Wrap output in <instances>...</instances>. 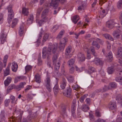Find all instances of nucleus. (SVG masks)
<instances>
[{
	"instance_id": "1",
	"label": "nucleus",
	"mask_w": 122,
	"mask_h": 122,
	"mask_svg": "<svg viewBox=\"0 0 122 122\" xmlns=\"http://www.w3.org/2000/svg\"><path fill=\"white\" fill-rule=\"evenodd\" d=\"M57 47V44L56 43L54 44H52L51 43L49 44L48 48L44 47L42 50V57L43 59L46 58L48 59H49L52 54L55 53L56 52Z\"/></svg>"
},
{
	"instance_id": "2",
	"label": "nucleus",
	"mask_w": 122,
	"mask_h": 122,
	"mask_svg": "<svg viewBox=\"0 0 122 122\" xmlns=\"http://www.w3.org/2000/svg\"><path fill=\"white\" fill-rule=\"evenodd\" d=\"M12 8V6L11 5H9L7 8L8 13L7 20L9 23H10L14 16V13Z\"/></svg>"
},
{
	"instance_id": "3",
	"label": "nucleus",
	"mask_w": 122,
	"mask_h": 122,
	"mask_svg": "<svg viewBox=\"0 0 122 122\" xmlns=\"http://www.w3.org/2000/svg\"><path fill=\"white\" fill-rule=\"evenodd\" d=\"M51 81L50 77L47 75L45 80V85L46 89L49 92L51 91L52 89L51 85Z\"/></svg>"
},
{
	"instance_id": "4",
	"label": "nucleus",
	"mask_w": 122,
	"mask_h": 122,
	"mask_svg": "<svg viewBox=\"0 0 122 122\" xmlns=\"http://www.w3.org/2000/svg\"><path fill=\"white\" fill-rule=\"evenodd\" d=\"M66 0H52L50 4L51 6H52L54 9H56L57 7L58 4L59 2L62 4L66 2Z\"/></svg>"
},
{
	"instance_id": "5",
	"label": "nucleus",
	"mask_w": 122,
	"mask_h": 122,
	"mask_svg": "<svg viewBox=\"0 0 122 122\" xmlns=\"http://www.w3.org/2000/svg\"><path fill=\"white\" fill-rule=\"evenodd\" d=\"M41 17L42 19L40 20L38 18H36V23H38L40 26H41L43 23L47 22L48 20V18L45 15H42Z\"/></svg>"
},
{
	"instance_id": "6",
	"label": "nucleus",
	"mask_w": 122,
	"mask_h": 122,
	"mask_svg": "<svg viewBox=\"0 0 122 122\" xmlns=\"http://www.w3.org/2000/svg\"><path fill=\"white\" fill-rule=\"evenodd\" d=\"M67 41V39L66 38H64L62 39L61 41L58 46L60 50L62 51L64 50L66 45V43Z\"/></svg>"
},
{
	"instance_id": "7",
	"label": "nucleus",
	"mask_w": 122,
	"mask_h": 122,
	"mask_svg": "<svg viewBox=\"0 0 122 122\" xmlns=\"http://www.w3.org/2000/svg\"><path fill=\"white\" fill-rule=\"evenodd\" d=\"M120 30L118 29L114 31L113 33V35L115 38H119L121 34V32L122 31V27H121V28L120 29Z\"/></svg>"
},
{
	"instance_id": "8",
	"label": "nucleus",
	"mask_w": 122,
	"mask_h": 122,
	"mask_svg": "<svg viewBox=\"0 0 122 122\" xmlns=\"http://www.w3.org/2000/svg\"><path fill=\"white\" fill-rule=\"evenodd\" d=\"M71 49V47L70 46H68L66 49L65 54L67 58H70L71 57L72 55L71 54H70Z\"/></svg>"
},
{
	"instance_id": "9",
	"label": "nucleus",
	"mask_w": 122,
	"mask_h": 122,
	"mask_svg": "<svg viewBox=\"0 0 122 122\" xmlns=\"http://www.w3.org/2000/svg\"><path fill=\"white\" fill-rule=\"evenodd\" d=\"M7 36V34L6 33H3L2 34L0 38L1 44H3L4 42L6 41Z\"/></svg>"
},
{
	"instance_id": "10",
	"label": "nucleus",
	"mask_w": 122,
	"mask_h": 122,
	"mask_svg": "<svg viewBox=\"0 0 122 122\" xmlns=\"http://www.w3.org/2000/svg\"><path fill=\"white\" fill-rule=\"evenodd\" d=\"M114 23L113 20H110L107 21L106 23V26L110 29L112 28L114 26Z\"/></svg>"
},
{
	"instance_id": "11",
	"label": "nucleus",
	"mask_w": 122,
	"mask_h": 122,
	"mask_svg": "<svg viewBox=\"0 0 122 122\" xmlns=\"http://www.w3.org/2000/svg\"><path fill=\"white\" fill-rule=\"evenodd\" d=\"M93 62L97 65H102L103 63V62L98 58H96Z\"/></svg>"
},
{
	"instance_id": "12",
	"label": "nucleus",
	"mask_w": 122,
	"mask_h": 122,
	"mask_svg": "<svg viewBox=\"0 0 122 122\" xmlns=\"http://www.w3.org/2000/svg\"><path fill=\"white\" fill-rule=\"evenodd\" d=\"M77 58L78 60L81 61H85V59L84 55L81 52H79L78 54Z\"/></svg>"
},
{
	"instance_id": "13",
	"label": "nucleus",
	"mask_w": 122,
	"mask_h": 122,
	"mask_svg": "<svg viewBox=\"0 0 122 122\" xmlns=\"http://www.w3.org/2000/svg\"><path fill=\"white\" fill-rule=\"evenodd\" d=\"M24 30V28L23 25H20L19 27V34L20 36H22L23 35Z\"/></svg>"
},
{
	"instance_id": "14",
	"label": "nucleus",
	"mask_w": 122,
	"mask_h": 122,
	"mask_svg": "<svg viewBox=\"0 0 122 122\" xmlns=\"http://www.w3.org/2000/svg\"><path fill=\"white\" fill-rule=\"evenodd\" d=\"M109 108L113 110L116 108V104L115 102H110L108 105Z\"/></svg>"
},
{
	"instance_id": "15",
	"label": "nucleus",
	"mask_w": 122,
	"mask_h": 122,
	"mask_svg": "<svg viewBox=\"0 0 122 122\" xmlns=\"http://www.w3.org/2000/svg\"><path fill=\"white\" fill-rule=\"evenodd\" d=\"M108 88L110 89H115L117 87V84L115 82H111L108 85Z\"/></svg>"
},
{
	"instance_id": "16",
	"label": "nucleus",
	"mask_w": 122,
	"mask_h": 122,
	"mask_svg": "<svg viewBox=\"0 0 122 122\" xmlns=\"http://www.w3.org/2000/svg\"><path fill=\"white\" fill-rule=\"evenodd\" d=\"M34 19V17L33 15L32 14H30L27 20V23L29 24H31Z\"/></svg>"
},
{
	"instance_id": "17",
	"label": "nucleus",
	"mask_w": 122,
	"mask_h": 122,
	"mask_svg": "<svg viewBox=\"0 0 122 122\" xmlns=\"http://www.w3.org/2000/svg\"><path fill=\"white\" fill-rule=\"evenodd\" d=\"M18 68V65L16 62L15 61L12 63L11 68L12 71L14 72H16Z\"/></svg>"
},
{
	"instance_id": "18",
	"label": "nucleus",
	"mask_w": 122,
	"mask_h": 122,
	"mask_svg": "<svg viewBox=\"0 0 122 122\" xmlns=\"http://www.w3.org/2000/svg\"><path fill=\"white\" fill-rule=\"evenodd\" d=\"M11 65V64H9L6 68L5 70L4 71V76H6L9 74H10V68Z\"/></svg>"
},
{
	"instance_id": "19",
	"label": "nucleus",
	"mask_w": 122,
	"mask_h": 122,
	"mask_svg": "<svg viewBox=\"0 0 122 122\" xmlns=\"http://www.w3.org/2000/svg\"><path fill=\"white\" fill-rule=\"evenodd\" d=\"M12 79L11 77H8L5 80L4 82V84L5 86H7L11 82Z\"/></svg>"
},
{
	"instance_id": "20",
	"label": "nucleus",
	"mask_w": 122,
	"mask_h": 122,
	"mask_svg": "<svg viewBox=\"0 0 122 122\" xmlns=\"http://www.w3.org/2000/svg\"><path fill=\"white\" fill-rule=\"evenodd\" d=\"M59 88L58 84L57 83L55 85L53 88V91L54 94L56 95L58 92Z\"/></svg>"
},
{
	"instance_id": "21",
	"label": "nucleus",
	"mask_w": 122,
	"mask_h": 122,
	"mask_svg": "<svg viewBox=\"0 0 122 122\" xmlns=\"http://www.w3.org/2000/svg\"><path fill=\"white\" fill-rule=\"evenodd\" d=\"M13 89H17L16 86L15 84L10 85L8 87L7 92H9V91Z\"/></svg>"
},
{
	"instance_id": "22",
	"label": "nucleus",
	"mask_w": 122,
	"mask_h": 122,
	"mask_svg": "<svg viewBox=\"0 0 122 122\" xmlns=\"http://www.w3.org/2000/svg\"><path fill=\"white\" fill-rule=\"evenodd\" d=\"M71 91L72 89L69 86L67 89V92L65 95L68 97H70L71 95Z\"/></svg>"
},
{
	"instance_id": "23",
	"label": "nucleus",
	"mask_w": 122,
	"mask_h": 122,
	"mask_svg": "<svg viewBox=\"0 0 122 122\" xmlns=\"http://www.w3.org/2000/svg\"><path fill=\"white\" fill-rule=\"evenodd\" d=\"M67 82L65 79H63L62 81L61 82L60 85L61 88L62 89H64L65 88Z\"/></svg>"
},
{
	"instance_id": "24",
	"label": "nucleus",
	"mask_w": 122,
	"mask_h": 122,
	"mask_svg": "<svg viewBox=\"0 0 122 122\" xmlns=\"http://www.w3.org/2000/svg\"><path fill=\"white\" fill-rule=\"evenodd\" d=\"M89 109V107L86 104L82 105L81 107L82 110L85 112H87Z\"/></svg>"
},
{
	"instance_id": "25",
	"label": "nucleus",
	"mask_w": 122,
	"mask_h": 122,
	"mask_svg": "<svg viewBox=\"0 0 122 122\" xmlns=\"http://www.w3.org/2000/svg\"><path fill=\"white\" fill-rule=\"evenodd\" d=\"M75 60L74 59H71L70 60L67 62V64L70 67L73 66L75 62Z\"/></svg>"
},
{
	"instance_id": "26",
	"label": "nucleus",
	"mask_w": 122,
	"mask_h": 122,
	"mask_svg": "<svg viewBox=\"0 0 122 122\" xmlns=\"http://www.w3.org/2000/svg\"><path fill=\"white\" fill-rule=\"evenodd\" d=\"M107 59L109 61H111L113 59V57L112 53L111 52L108 53L107 56Z\"/></svg>"
},
{
	"instance_id": "27",
	"label": "nucleus",
	"mask_w": 122,
	"mask_h": 122,
	"mask_svg": "<svg viewBox=\"0 0 122 122\" xmlns=\"http://www.w3.org/2000/svg\"><path fill=\"white\" fill-rule=\"evenodd\" d=\"M32 119V118L30 115L28 116L27 118H24L22 122H30Z\"/></svg>"
},
{
	"instance_id": "28",
	"label": "nucleus",
	"mask_w": 122,
	"mask_h": 122,
	"mask_svg": "<svg viewBox=\"0 0 122 122\" xmlns=\"http://www.w3.org/2000/svg\"><path fill=\"white\" fill-rule=\"evenodd\" d=\"M36 81L38 83L41 82V78L40 75L38 73H37L35 76Z\"/></svg>"
},
{
	"instance_id": "29",
	"label": "nucleus",
	"mask_w": 122,
	"mask_h": 122,
	"mask_svg": "<svg viewBox=\"0 0 122 122\" xmlns=\"http://www.w3.org/2000/svg\"><path fill=\"white\" fill-rule=\"evenodd\" d=\"M107 72L109 74H112L114 71V69L112 66L109 67L107 70Z\"/></svg>"
},
{
	"instance_id": "30",
	"label": "nucleus",
	"mask_w": 122,
	"mask_h": 122,
	"mask_svg": "<svg viewBox=\"0 0 122 122\" xmlns=\"http://www.w3.org/2000/svg\"><path fill=\"white\" fill-rule=\"evenodd\" d=\"M25 84V82H20L19 85L16 86L17 89H19V90H20L21 88L24 87V85Z\"/></svg>"
},
{
	"instance_id": "31",
	"label": "nucleus",
	"mask_w": 122,
	"mask_h": 122,
	"mask_svg": "<svg viewBox=\"0 0 122 122\" xmlns=\"http://www.w3.org/2000/svg\"><path fill=\"white\" fill-rule=\"evenodd\" d=\"M22 13L24 15H28L29 13L28 9L25 7H23L22 8Z\"/></svg>"
},
{
	"instance_id": "32",
	"label": "nucleus",
	"mask_w": 122,
	"mask_h": 122,
	"mask_svg": "<svg viewBox=\"0 0 122 122\" xmlns=\"http://www.w3.org/2000/svg\"><path fill=\"white\" fill-rule=\"evenodd\" d=\"M116 100L119 103L122 105V96L120 95H118L117 97Z\"/></svg>"
},
{
	"instance_id": "33",
	"label": "nucleus",
	"mask_w": 122,
	"mask_h": 122,
	"mask_svg": "<svg viewBox=\"0 0 122 122\" xmlns=\"http://www.w3.org/2000/svg\"><path fill=\"white\" fill-rule=\"evenodd\" d=\"M66 77L68 81L72 83L74 82V79L73 76L69 75Z\"/></svg>"
},
{
	"instance_id": "34",
	"label": "nucleus",
	"mask_w": 122,
	"mask_h": 122,
	"mask_svg": "<svg viewBox=\"0 0 122 122\" xmlns=\"http://www.w3.org/2000/svg\"><path fill=\"white\" fill-rule=\"evenodd\" d=\"M117 7L119 9H121L122 8V0L119 1L117 4Z\"/></svg>"
},
{
	"instance_id": "35",
	"label": "nucleus",
	"mask_w": 122,
	"mask_h": 122,
	"mask_svg": "<svg viewBox=\"0 0 122 122\" xmlns=\"http://www.w3.org/2000/svg\"><path fill=\"white\" fill-rule=\"evenodd\" d=\"M78 16H79L78 15L75 16L72 19V20L73 22L75 24H76L78 21L79 19V18H78L77 19L78 17Z\"/></svg>"
},
{
	"instance_id": "36",
	"label": "nucleus",
	"mask_w": 122,
	"mask_h": 122,
	"mask_svg": "<svg viewBox=\"0 0 122 122\" xmlns=\"http://www.w3.org/2000/svg\"><path fill=\"white\" fill-rule=\"evenodd\" d=\"M103 36L106 39L110 40L112 41L113 40V39L111 36L108 34H104Z\"/></svg>"
},
{
	"instance_id": "37",
	"label": "nucleus",
	"mask_w": 122,
	"mask_h": 122,
	"mask_svg": "<svg viewBox=\"0 0 122 122\" xmlns=\"http://www.w3.org/2000/svg\"><path fill=\"white\" fill-rule=\"evenodd\" d=\"M43 9V8L42 7H40L38 9L36 15V19L38 18L39 16L40 15L41 12Z\"/></svg>"
},
{
	"instance_id": "38",
	"label": "nucleus",
	"mask_w": 122,
	"mask_h": 122,
	"mask_svg": "<svg viewBox=\"0 0 122 122\" xmlns=\"http://www.w3.org/2000/svg\"><path fill=\"white\" fill-rule=\"evenodd\" d=\"M18 21V20L17 19H15L12 21V24L11 25V27L13 28L17 24Z\"/></svg>"
},
{
	"instance_id": "39",
	"label": "nucleus",
	"mask_w": 122,
	"mask_h": 122,
	"mask_svg": "<svg viewBox=\"0 0 122 122\" xmlns=\"http://www.w3.org/2000/svg\"><path fill=\"white\" fill-rule=\"evenodd\" d=\"M117 55L119 56H122V46L119 47Z\"/></svg>"
},
{
	"instance_id": "40",
	"label": "nucleus",
	"mask_w": 122,
	"mask_h": 122,
	"mask_svg": "<svg viewBox=\"0 0 122 122\" xmlns=\"http://www.w3.org/2000/svg\"><path fill=\"white\" fill-rule=\"evenodd\" d=\"M49 36V34L48 33H46L45 34L42 40V41L43 42H45L47 40Z\"/></svg>"
},
{
	"instance_id": "41",
	"label": "nucleus",
	"mask_w": 122,
	"mask_h": 122,
	"mask_svg": "<svg viewBox=\"0 0 122 122\" xmlns=\"http://www.w3.org/2000/svg\"><path fill=\"white\" fill-rule=\"evenodd\" d=\"M8 56L7 55H6L5 56L4 58L3 62L4 63V67H5L6 66V62L8 58Z\"/></svg>"
},
{
	"instance_id": "42",
	"label": "nucleus",
	"mask_w": 122,
	"mask_h": 122,
	"mask_svg": "<svg viewBox=\"0 0 122 122\" xmlns=\"http://www.w3.org/2000/svg\"><path fill=\"white\" fill-rule=\"evenodd\" d=\"M72 87L74 90H75L77 92H78L80 89L78 87V86L76 84L72 85Z\"/></svg>"
},
{
	"instance_id": "43",
	"label": "nucleus",
	"mask_w": 122,
	"mask_h": 122,
	"mask_svg": "<svg viewBox=\"0 0 122 122\" xmlns=\"http://www.w3.org/2000/svg\"><path fill=\"white\" fill-rule=\"evenodd\" d=\"M42 61L41 59V56H39L38 58V65L40 66L42 65Z\"/></svg>"
},
{
	"instance_id": "44",
	"label": "nucleus",
	"mask_w": 122,
	"mask_h": 122,
	"mask_svg": "<svg viewBox=\"0 0 122 122\" xmlns=\"http://www.w3.org/2000/svg\"><path fill=\"white\" fill-rule=\"evenodd\" d=\"M10 102V99H6L4 101V103L5 106L7 107L9 105V104Z\"/></svg>"
},
{
	"instance_id": "45",
	"label": "nucleus",
	"mask_w": 122,
	"mask_h": 122,
	"mask_svg": "<svg viewBox=\"0 0 122 122\" xmlns=\"http://www.w3.org/2000/svg\"><path fill=\"white\" fill-rule=\"evenodd\" d=\"M117 75L119 76H122V69H117L116 70Z\"/></svg>"
},
{
	"instance_id": "46",
	"label": "nucleus",
	"mask_w": 122,
	"mask_h": 122,
	"mask_svg": "<svg viewBox=\"0 0 122 122\" xmlns=\"http://www.w3.org/2000/svg\"><path fill=\"white\" fill-rule=\"evenodd\" d=\"M84 50L87 52V58L89 59H90L91 58V56L89 53V50L88 48H87L85 49Z\"/></svg>"
},
{
	"instance_id": "47",
	"label": "nucleus",
	"mask_w": 122,
	"mask_h": 122,
	"mask_svg": "<svg viewBox=\"0 0 122 122\" xmlns=\"http://www.w3.org/2000/svg\"><path fill=\"white\" fill-rule=\"evenodd\" d=\"M60 66V63L59 62H58L57 63L55 64V69L56 70H57L59 69Z\"/></svg>"
},
{
	"instance_id": "48",
	"label": "nucleus",
	"mask_w": 122,
	"mask_h": 122,
	"mask_svg": "<svg viewBox=\"0 0 122 122\" xmlns=\"http://www.w3.org/2000/svg\"><path fill=\"white\" fill-rule=\"evenodd\" d=\"M116 81L120 82V84L122 85V77H117L115 78Z\"/></svg>"
},
{
	"instance_id": "49",
	"label": "nucleus",
	"mask_w": 122,
	"mask_h": 122,
	"mask_svg": "<svg viewBox=\"0 0 122 122\" xmlns=\"http://www.w3.org/2000/svg\"><path fill=\"white\" fill-rule=\"evenodd\" d=\"M92 45L96 46L97 48V49H98L100 47V46L96 41H93L92 43Z\"/></svg>"
},
{
	"instance_id": "50",
	"label": "nucleus",
	"mask_w": 122,
	"mask_h": 122,
	"mask_svg": "<svg viewBox=\"0 0 122 122\" xmlns=\"http://www.w3.org/2000/svg\"><path fill=\"white\" fill-rule=\"evenodd\" d=\"M95 115L96 116L98 117H100L101 116V114L98 110H97L96 111Z\"/></svg>"
},
{
	"instance_id": "51",
	"label": "nucleus",
	"mask_w": 122,
	"mask_h": 122,
	"mask_svg": "<svg viewBox=\"0 0 122 122\" xmlns=\"http://www.w3.org/2000/svg\"><path fill=\"white\" fill-rule=\"evenodd\" d=\"M59 26L57 25H56L53 26L52 29L51 31L53 32H55L56 30L58 28Z\"/></svg>"
},
{
	"instance_id": "52",
	"label": "nucleus",
	"mask_w": 122,
	"mask_h": 122,
	"mask_svg": "<svg viewBox=\"0 0 122 122\" xmlns=\"http://www.w3.org/2000/svg\"><path fill=\"white\" fill-rule=\"evenodd\" d=\"M32 68V66L30 65H27L25 67L26 72H28Z\"/></svg>"
},
{
	"instance_id": "53",
	"label": "nucleus",
	"mask_w": 122,
	"mask_h": 122,
	"mask_svg": "<svg viewBox=\"0 0 122 122\" xmlns=\"http://www.w3.org/2000/svg\"><path fill=\"white\" fill-rule=\"evenodd\" d=\"M5 111H2L1 114H0V117L1 119H4L5 117Z\"/></svg>"
},
{
	"instance_id": "54",
	"label": "nucleus",
	"mask_w": 122,
	"mask_h": 122,
	"mask_svg": "<svg viewBox=\"0 0 122 122\" xmlns=\"http://www.w3.org/2000/svg\"><path fill=\"white\" fill-rule=\"evenodd\" d=\"M57 57L56 56H54L53 57L52 61L53 64L54 65L55 63H56V61L57 59Z\"/></svg>"
},
{
	"instance_id": "55",
	"label": "nucleus",
	"mask_w": 122,
	"mask_h": 122,
	"mask_svg": "<svg viewBox=\"0 0 122 122\" xmlns=\"http://www.w3.org/2000/svg\"><path fill=\"white\" fill-rule=\"evenodd\" d=\"M109 89H109L108 86H104L103 87L102 90V92H105Z\"/></svg>"
},
{
	"instance_id": "56",
	"label": "nucleus",
	"mask_w": 122,
	"mask_h": 122,
	"mask_svg": "<svg viewBox=\"0 0 122 122\" xmlns=\"http://www.w3.org/2000/svg\"><path fill=\"white\" fill-rule=\"evenodd\" d=\"M86 96H87V94L86 95H84L81 97L80 99V101L81 102H83L84 99L86 97Z\"/></svg>"
},
{
	"instance_id": "57",
	"label": "nucleus",
	"mask_w": 122,
	"mask_h": 122,
	"mask_svg": "<svg viewBox=\"0 0 122 122\" xmlns=\"http://www.w3.org/2000/svg\"><path fill=\"white\" fill-rule=\"evenodd\" d=\"M43 32L42 31H41L40 32V33L39 34V37L38 40H37V42L38 43H39L40 42V41H41V37L42 36V34L43 33Z\"/></svg>"
},
{
	"instance_id": "58",
	"label": "nucleus",
	"mask_w": 122,
	"mask_h": 122,
	"mask_svg": "<svg viewBox=\"0 0 122 122\" xmlns=\"http://www.w3.org/2000/svg\"><path fill=\"white\" fill-rule=\"evenodd\" d=\"M89 113V117L90 120L93 121H94L95 119L94 116L92 114H90Z\"/></svg>"
},
{
	"instance_id": "59",
	"label": "nucleus",
	"mask_w": 122,
	"mask_h": 122,
	"mask_svg": "<svg viewBox=\"0 0 122 122\" xmlns=\"http://www.w3.org/2000/svg\"><path fill=\"white\" fill-rule=\"evenodd\" d=\"M91 51L92 53V54L94 56H97V54L95 53V51L93 48H91Z\"/></svg>"
},
{
	"instance_id": "60",
	"label": "nucleus",
	"mask_w": 122,
	"mask_h": 122,
	"mask_svg": "<svg viewBox=\"0 0 122 122\" xmlns=\"http://www.w3.org/2000/svg\"><path fill=\"white\" fill-rule=\"evenodd\" d=\"M66 108L64 106L62 108V112L61 114L64 115V114H66Z\"/></svg>"
},
{
	"instance_id": "61",
	"label": "nucleus",
	"mask_w": 122,
	"mask_h": 122,
	"mask_svg": "<svg viewBox=\"0 0 122 122\" xmlns=\"http://www.w3.org/2000/svg\"><path fill=\"white\" fill-rule=\"evenodd\" d=\"M94 122H106V121L103 119L99 118Z\"/></svg>"
},
{
	"instance_id": "62",
	"label": "nucleus",
	"mask_w": 122,
	"mask_h": 122,
	"mask_svg": "<svg viewBox=\"0 0 122 122\" xmlns=\"http://www.w3.org/2000/svg\"><path fill=\"white\" fill-rule=\"evenodd\" d=\"M49 12V10L48 9H45L44 11H43L42 15H46L47 13Z\"/></svg>"
},
{
	"instance_id": "63",
	"label": "nucleus",
	"mask_w": 122,
	"mask_h": 122,
	"mask_svg": "<svg viewBox=\"0 0 122 122\" xmlns=\"http://www.w3.org/2000/svg\"><path fill=\"white\" fill-rule=\"evenodd\" d=\"M76 105H72L71 106V111H76Z\"/></svg>"
},
{
	"instance_id": "64",
	"label": "nucleus",
	"mask_w": 122,
	"mask_h": 122,
	"mask_svg": "<svg viewBox=\"0 0 122 122\" xmlns=\"http://www.w3.org/2000/svg\"><path fill=\"white\" fill-rule=\"evenodd\" d=\"M116 122H122V117H119L116 120Z\"/></svg>"
}]
</instances>
